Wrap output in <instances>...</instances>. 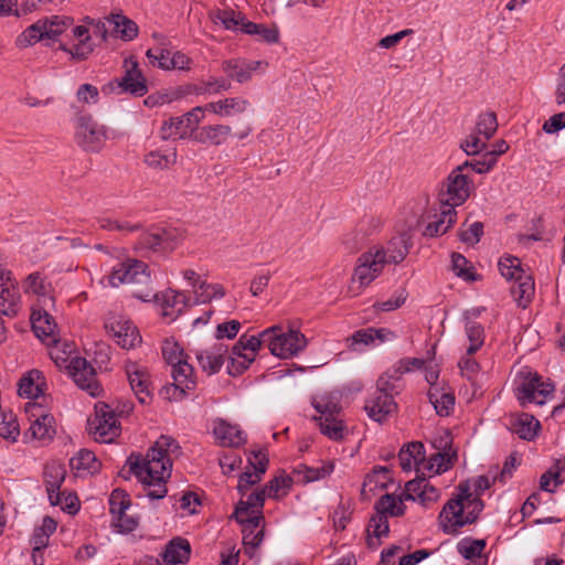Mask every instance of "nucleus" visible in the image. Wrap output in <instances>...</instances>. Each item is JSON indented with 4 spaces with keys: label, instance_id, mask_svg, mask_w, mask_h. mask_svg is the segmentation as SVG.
<instances>
[{
    "label": "nucleus",
    "instance_id": "f257e3e1",
    "mask_svg": "<svg viewBox=\"0 0 565 565\" xmlns=\"http://www.w3.org/2000/svg\"><path fill=\"white\" fill-rule=\"evenodd\" d=\"M180 446L171 436L162 435L145 457L131 454L127 463L130 471L143 484L146 495L158 500L167 495V480L171 476L172 457L179 456Z\"/></svg>",
    "mask_w": 565,
    "mask_h": 565
},
{
    "label": "nucleus",
    "instance_id": "f03ea898",
    "mask_svg": "<svg viewBox=\"0 0 565 565\" xmlns=\"http://www.w3.org/2000/svg\"><path fill=\"white\" fill-rule=\"evenodd\" d=\"M388 468L375 466L369 472L361 487V500L370 501L379 497L375 514L366 527V544L375 550L381 545V539L388 534Z\"/></svg>",
    "mask_w": 565,
    "mask_h": 565
},
{
    "label": "nucleus",
    "instance_id": "7ed1b4c3",
    "mask_svg": "<svg viewBox=\"0 0 565 565\" xmlns=\"http://www.w3.org/2000/svg\"><path fill=\"white\" fill-rule=\"evenodd\" d=\"M484 504L472 494L469 481L460 482L457 493L443 507L438 515L439 529L448 535H457L466 525L477 521Z\"/></svg>",
    "mask_w": 565,
    "mask_h": 565
},
{
    "label": "nucleus",
    "instance_id": "20e7f679",
    "mask_svg": "<svg viewBox=\"0 0 565 565\" xmlns=\"http://www.w3.org/2000/svg\"><path fill=\"white\" fill-rule=\"evenodd\" d=\"M341 394L338 392L323 393L312 398V406L319 414L315 417L321 434L332 440H341L344 436V425L341 419Z\"/></svg>",
    "mask_w": 565,
    "mask_h": 565
},
{
    "label": "nucleus",
    "instance_id": "39448f33",
    "mask_svg": "<svg viewBox=\"0 0 565 565\" xmlns=\"http://www.w3.org/2000/svg\"><path fill=\"white\" fill-rule=\"evenodd\" d=\"M439 495V490L429 480L417 477L407 481L404 489L398 487L391 493V516H401L405 513V501H418L427 507L436 502Z\"/></svg>",
    "mask_w": 565,
    "mask_h": 565
},
{
    "label": "nucleus",
    "instance_id": "423d86ee",
    "mask_svg": "<svg viewBox=\"0 0 565 565\" xmlns=\"http://www.w3.org/2000/svg\"><path fill=\"white\" fill-rule=\"evenodd\" d=\"M263 337L269 352L280 359L294 358L307 347L305 334L292 328L285 329L281 324L263 330Z\"/></svg>",
    "mask_w": 565,
    "mask_h": 565
},
{
    "label": "nucleus",
    "instance_id": "0eeeda50",
    "mask_svg": "<svg viewBox=\"0 0 565 565\" xmlns=\"http://www.w3.org/2000/svg\"><path fill=\"white\" fill-rule=\"evenodd\" d=\"M387 262L386 250L383 247H372L358 258V264L351 278L350 291L359 295L384 269Z\"/></svg>",
    "mask_w": 565,
    "mask_h": 565
},
{
    "label": "nucleus",
    "instance_id": "6e6552de",
    "mask_svg": "<svg viewBox=\"0 0 565 565\" xmlns=\"http://www.w3.org/2000/svg\"><path fill=\"white\" fill-rule=\"evenodd\" d=\"M75 142L87 152H99L107 140V129L92 115L79 113L74 118Z\"/></svg>",
    "mask_w": 565,
    "mask_h": 565
},
{
    "label": "nucleus",
    "instance_id": "1a4fd4ad",
    "mask_svg": "<svg viewBox=\"0 0 565 565\" xmlns=\"http://www.w3.org/2000/svg\"><path fill=\"white\" fill-rule=\"evenodd\" d=\"M554 384L543 381L537 373L526 372L521 374L519 384L515 387V395L521 405L535 403L543 405L547 398L553 396Z\"/></svg>",
    "mask_w": 565,
    "mask_h": 565
},
{
    "label": "nucleus",
    "instance_id": "9d476101",
    "mask_svg": "<svg viewBox=\"0 0 565 565\" xmlns=\"http://www.w3.org/2000/svg\"><path fill=\"white\" fill-rule=\"evenodd\" d=\"M204 116L202 106H196L182 116L171 117L162 122L160 137L163 140L193 138Z\"/></svg>",
    "mask_w": 565,
    "mask_h": 565
},
{
    "label": "nucleus",
    "instance_id": "9b49d317",
    "mask_svg": "<svg viewBox=\"0 0 565 565\" xmlns=\"http://www.w3.org/2000/svg\"><path fill=\"white\" fill-rule=\"evenodd\" d=\"M262 345H266L263 331L258 335H242L232 348L230 364L227 365L228 373L231 375L243 373L255 360Z\"/></svg>",
    "mask_w": 565,
    "mask_h": 565
},
{
    "label": "nucleus",
    "instance_id": "f8f14e48",
    "mask_svg": "<svg viewBox=\"0 0 565 565\" xmlns=\"http://www.w3.org/2000/svg\"><path fill=\"white\" fill-rule=\"evenodd\" d=\"M135 297L142 301L154 299L160 307V315L169 321H174L190 301V297L183 291L168 289L161 294H153L152 288L143 291H136Z\"/></svg>",
    "mask_w": 565,
    "mask_h": 565
},
{
    "label": "nucleus",
    "instance_id": "ddd939ff",
    "mask_svg": "<svg viewBox=\"0 0 565 565\" xmlns=\"http://www.w3.org/2000/svg\"><path fill=\"white\" fill-rule=\"evenodd\" d=\"M107 279L111 287H118L122 284H136L143 286L151 284L148 265L136 259H128L114 266L111 273L107 276Z\"/></svg>",
    "mask_w": 565,
    "mask_h": 565
},
{
    "label": "nucleus",
    "instance_id": "4468645a",
    "mask_svg": "<svg viewBox=\"0 0 565 565\" xmlns=\"http://www.w3.org/2000/svg\"><path fill=\"white\" fill-rule=\"evenodd\" d=\"M468 169V163H462L454 169L447 178L446 191L441 192L440 202L445 206H452L455 209L461 205L470 195L472 190V182L463 170Z\"/></svg>",
    "mask_w": 565,
    "mask_h": 565
},
{
    "label": "nucleus",
    "instance_id": "2eb2a0df",
    "mask_svg": "<svg viewBox=\"0 0 565 565\" xmlns=\"http://www.w3.org/2000/svg\"><path fill=\"white\" fill-rule=\"evenodd\" d=\"M89 427L98 443H111L120 433L114 411L105 403L95 405V417L89 422Z\"/></svg>",
    "mask_w": 565,
    "mask_h": 565
},
{
    "label": "nucleus",
    "instance_id": "dca6fc26",
    "mask_svg": "<svg viewBox=\"0 0 565 565\" xmlns=\"http://www.w3.org/2000/svg\"><path fill=\"white\" fill-rule=\"evenodd\" d=\"M182 241V233L174 227H153L140 235L142 248L153 252H171Z\"/></svg>",
    "mask_w": 565,
    "mask_h": 565
},
{
    "label": "nucleus",
    "instance_id": "f3484780",
    "mask_svg": "<svg viewBox=\"0 0 565 565\" xmlns=\"http://www.w3.org/2000/svg\"><path fill=\"white\" fill-rule=\"evenodd\" d=\"M105 329L114 341L125 350H130L141 343V337L134 323L122 316H110L105 322Z\"/></svg>",
    "mask_w": 565,
    "mask_h": 565
},
{
    "label": "nucleus",
    "instance_id": "a211bd4d",
    "mask_svg": "<svg viewBox=\"0 0 565 565\" xmlns=\"http://www.w3.org/2000/svg\"><path fill=\"white\" fill-rule=\"evenodd\" d=\"M22 307L18 282L10 270L0 266V316H17Z\"/></svg>",
    "mask_w": 565,
    "mask_h": 565
},
{
    "label": "nucleus",
    "instance_id": "6ab92c4d",
    "mask_svg": "<svg viewBox=\"0 0 565 565\" xmlns=\"http://www.w3.org/2000/svg\"><path fill=\"white\" fill-rule=\"evenodd\" d=\"M67 370L79 388L86 391L93 397L100 395L102 387L96 380L95 370L86 359L79 356L72 359Z\"/></svg>",
    "mask_w": 565,
    "mask_h": 565
},
{
    "label": "nucleus",
    "instance_id": "aec40b11",
    "mask_svg": "<svg viewBox=\"0 0 565 565\" xmlns=\"http://www.w3.org/2000/svg\"><path fill=\"white\" fill-rule=\"evenodd\" d=\"M388 377L383 373L377 382L375 392L369 397L364 409L367 416L377 423H383L388 416Z\"/></svg>",
    "mask_w": 565,
    "mask_h": 565
},
{
    "label": "nucleus",
    "instance_id": "412c9836",
    "mask_svg": "<svg viewBox=\"0 0 565 565\" xmlns=\"http://www.w3.org/2000/svg\"><path fill=\"white\" fill-rule=\"evenodd\" d=\"M73 44L60 43L58 50L70 54L72 61H85L94 51V43L86 25H76L72 29Z\"/></svg>",
    "mask_w": 565,
    "mask_h": 565
},
{
    "label": "nucleus",
    "instance_id": "4be33fe9",
    "mask_svg": "<svg viewBox=\"0 0 565 565\" xmlns=\"http://www.w3.org/2000/svg\"><path fill=\"white\" fill-rule=\"evenodd\" d=\"M125 74L121 78L116 79V85L122 93L141 97L148 93V85L145 76L139 70L138 62L132 57L126 58L124 62Z\"/></svg>",
    "mask_w": 565,
    "mask_h": 565
},
{
    "label": "nucleus",
    "instance_id": "5701e85b",
    "mask_svg": "<svg viewBox=\"0 0 565 565\" xmlns=\"http://www.w3.org/2000/svg\"><path fill=\"white\" fill-rule=\"evenodd\" d=\"M126 374L136 397L141 404H147L151 399V381L146 367L129 362L126 365Z\"/></svg>",
    "mask_w": 565,
    "mask_h": 565
},
{
    "label": "nucleus",
    "instance_id": "b1692460",
    "mask_svg": "<svg viewBox=\"0 0 565 565\" xmlns=\"http://www.w3.org/2000/svg\"><path fill=\"white\" fill-rule=\"evenodd\" d=\"M43 475L46 492L51 504L61 505L64 492L60 491V489L66 476L64 465L58 461H51L45 465Z\"/></svg>",
    "mask_w": 565,
    "mask_h": 565
},
{
    "label": "nucleus",
    "instance_id": "393cba45",
    "mask_svg": "<svg viewBox=\"0 0 565 565\" xmlns=\"http://www.w3.org/2000/svg\"><path fill=\"white\" fill-rule=\"evenodd\" d=\"M212 433L222 447H239L246 443L245 433L237 426L223 418L212 422Z\"/></svg>",
    "mask_w": 565,
    "mask_h": 565
},
{
    "label": "nucleus",
    "instance_id": "a878e982",
    "mask_svg": "<svg viewBox=\"0 0 565 565\" xmlns=\"http://www.w3.org/2000/svg\"><path fill=\"white\" fill-rule=\"evenodd\" d=\"M31 323L34 334L43 342L50 344L57 341L56 322L46 310L33 309L31 313Z\"/></svg>",
    "mask_w": 565,
    "mask_h": 565
},
{
    "label": "nucleus",
    "instance_id": "bb28decb",
    "mask_svg": "<svg viewBox=\"0 0 565 565\" xmlns=\"http://www.w3.org/2000/svg\"><path fill=\"white\" fill-rule=\"evenodd\" d=\"M264 63L260 61H248L245 58H231L222 63V71L230 79L237 83H246L252 79L253 73Z\"/></svg>",
    "mask_w": 565,
    "mask_h": 565
},
{
    "label": "nucleus",
    "instance_id": "cd10ccee",
    "mask_svg": "<svg viewBox=\"0 0 565 565\" xmlns=\"http://www.w3.org/2000/svg\"><path fill=\"white\" fill-rule=\"evenodd\" d=\"M249 106L246 98L236 96L207 103L202 108L204 113L210 111L220 117H232L245 113Z\"/></svg>",
    "mask_w": 565,
    "mask_h": 565
},
{
    "label": "nucleus",
    "instance_id": "c85d7f7f",
    "mask_svg": "<svg viewBox=\"0 0 565 565\" xmlns=\"http://www.w3.org/2000/svg\"><path fill=\"white\" fill-rule=\"evenodd\" d=\"M387 331L384 328H365L355 331L350 338V348L353 351L362 352L367 348H375L385 343Z\"/></svg>",
    "mask_w": 565,
    "mask_h": 565
},
{
    "label": "nucleus",
    "instance_id": "c756f323",
    "mask_svg": "<svg viewBox=\"0 0 565 565\" xmlns=\"http://www.w3.org/2000/svg\"><path fill=\"white\" fill-rule=\"evenodd\" d=\"M227 347L216 343L213 347L196 352V360L201 369L209 375L216 374L224 364Z\"/></svg>",
    "mask_w": 565,
    "mask_h": 565
},
{
    "label": "nucleus",
    "instance_id": "7c9ffc66",
    "mask_svg": "<svg viewBox=\"0 0 565 565\" xmlns=\"http://www.w3.org/2000/svg\"><path fill=\"white\" fill-rule=\"evenodd\" d=\"M232 136V127L224 124L206 125L198 128L193 139L203 145L221 146Z\"/></svg>",
    "mask_w": 565,
    "mask_h": 565
},
{
    "label": "nucleus",
    "instance_id": "2f4dec72",
    "mask_svg": "<svg viewBox=\"0 0 565 565\" xmlns=\"http://www.w3.org/2000/svg\"><path fill=\"white\" fill-rule=\"evenodd\" d=\"M35 416V414H33ZM55 419L50 414H39L28 429L26 435H30L33 439L41 441L42 444L50 443L55 434Z\"/></svg>",
    "mask_w": 565,
    "mask_h": 565
},
{
    "label": "nucleus",
    "instance_id": "473e14b6",
    "mask_svg": "<svg viewBox=\"0 0 565 565\" xmlns=\"http://www.w3.org/2000/svg\"><path fill=\"white\" fill-rule=\"evenodd\" d=\"M191 547L186 540H171L161 554L163 565H183L190 557Z\"/></svg>",
    "mask_w": 565,
    "mask_h": 565
},
{
    "label": "nucleus",
    "instance_id": "72a5a7b5",
    "mask_svg": "<svg viewBox=\"0 0 565 565\" xmlns=\"http://www.w3.org/2000/svg\"><path fill=\"white\" fill-rule=\"evenodd\" d=\"M398 460L404 471L412 469L419 471L425 461L424 445L418 441L409 443L399 450Z\"/></svg>",
    "mask_w": 565,
    "mask_h": 565
},
{
    "label": "nucleus",
    "instance_id": "f704fd0d",
    "mask_svg": "<svg viewBox=\"0 0 565 565\" xmlns=\"http://www.w3.org/2000/svg\"><path fill=\"white\" fill-rule=\"evenodd\" d=\"M509 425L512 433L516 434L521 439L524 440L534 439L540 428V422L527 413L512 416Z\"/></svg>",
    "mask_w": 565,
    "mask_h": 565
},
{
    "label": "nucleus",
    "instance_id": "c9c22d12",
    "mask_svg": "<svg viewBox=\"0 0 565 565\" xmlns=\"http://www.w3.org/2000/svg\"><path fill=\"white\" fill-rule=\"evenodd\" d=\"M171 366L174 390L179 391V395L182 397L195 386V382L193 380L194 370L186 360Z\"/></svg>",
    "mask_w": 565,
    "mask_h": 565
},
{
    "label": "nucleus",
    "instance_id": "e433bc0d",
    "mask_svg": "<svg viewBox=\"0 0 565 565\" xmlns=\"http://www.w3.org/2000/svg\"><path fill=\"white\" fill-rule=\"evenodd\" d=\"M43 33V41H57L70 26L73 25V18L67 15H51L39 19Z\"/></svg>",
    "mask_w": 565,
    "mask_h": 565
},
{
    "label": "nucleus",
    "instance_id": "4c0bfd02",
    "mask_svg": "<svg viewBox=\"0 0 565 565\" xmlns=\"http://www.w3.org/2000/svg\"><path fill=\"white\" fill-rule=\"evenodd\" d=\"M23 288L26 294L31 292L43 299L44 305L47 302L53 303L54 299L51 296V284L46 277L39 271L31 273L23 281Z\"/></svg>",
    "mask_w": 565,
    "mask_h": 565
},
{
    "label": "nucleus",
    "instance_id": "58836bf2",
    "mask_svg": "<svg viewBox=\"0 0 565 565\" xmlns=\"http://www.w3.org/2000/svg\"><path fill=\"white\" fill-rule=\"evenodd\" d=\"M177 158L175 148L156 149L145 154L143 162L151 169L166 170L175 164Z\"/></svg>",
    "mask_w": 565,
    "mask_h": 565
},
{
    "label": "nucleus",
    "instance_id": "ea45409f",
    "mask_svg": "<svg viewBox=\"0 0 565 565\" xmlns=\"http://www.w3.org/2000/svg\"><path fill=\"white\" fill-rule=\"evenodd\" d=\"M456 211L452 206H444L437 220L428 223L424 231L425 236L436 237L445 234L456 222Z\"/></svg>",
    "mask_w": 565,
    "mask_h": 565
},
{
    "label": "nucleus",
    "instance_id": "a19ab883",
    "mask_svg": "<svg viewBox=\"0 0 565 565\" xmlns=\"http://www.w3.org/2000/svg\"><path fill=\"white\" fill-rule=\"evenodd\" d=\"M514 280L511 287V294L518 301L519 307L526 308L534 295V281L526 273Z\"/></svg>",
    "mask_w": 565,
    "mask_h": 565
},
{
    "label": "nucleus",
    "instance_id": "79ce46f5",
    "mask_svg": "<svg viewBox=\"0 0 565 565\" xmlns=\"http://www.w3.org/2000/svg\"><path fill=\"white\" fill-rule=\"evenodd\" d=\"M412 247L411 227L403 228L397 236L391 238V263H399L407 256Z\"/></svg>",
    "mask_w": 565,
    "mask_h": 565
},
{
    "label": "nucleus",
    "instance_id": "37998d69",
    "mask_svg": "<svg viewBox=\"0 0 565 565\" xmlns=\"http://www.w3.org/2000/svg\"><path fill=\"white\" fill-rule=\"evenodd\" d=\"M70 465L72 469L77 472L89 475L97 472L100 468V463L95 454L88 449H81L73 458H71Z\"/></svg>",
    "mask_w": 565,
    "mask_h": 565
},
{
    "label": "nucleus",
    "instance_id": "c03bdc74",
    "mask_svg": "<svg viewBox=\"0 0 565 565\" xmlns=\"http://www.w3.org/2000/svg\"><path fill=\"white\" fill-rule=\"evenodd\" d=\"M465 333L469 341V345L466 348L467 353L475 354L484 344V328L476 320L467 318V321L465 322Z\"/></svg>",
    "mask_w": 565,
    "mask_h": 565
},
{
    "label": "nucleus",
    "instance_id": "a18cd8bd",
    "mask_svg": "<svg viewBox=\"0 0 565 565\" xmlns=\"http://www.w3.org/2000/svg\"><path fill=\"white\" fill-rule=\"evenodd\" d=\"M428 398L439 416H449L455 406V395L452 393L439 392L431 387L428 391Z\"/></svg>",
    "mask_w": 565,
    "mask_h": 565
},
{
    "label": "nucleus",
    "instance_id": "49530a36",
    "mask_svg": "<svg viewBox=\"0 0 565 565\" xmlns=\"http://www.w3.org/2000/svg\"><path fill=\"white\" fill-rule=\"evenodd\" d=\"M245 551L253 556L255 550L264 540V523H253L242 526Z\"/></svg>",
    "mask_w": 565,
    "mask_h": 565
},
{
    "label": "nucleus",
    "instance_id": "de8ad7c7",
    "mask_svg": "<svg viewBox=\"0 0 565 565\" xmlns=\"http://www.w3.org/2000/svg\"><path fill=\"white\" fill-rule=\"evenodd\" d=\"M334 465L326 462L320 467H308L300 465L295 469V473L302 478L303 482H313L330 476L333 472Z\"/></svg>",
    "mask_w": 565,
    "mask_h": 565
},
{
    "label": "nucleus",
    "instance_id": "09e8293b",
    "mask_svg": "<svg viewBox=\"0 0 565 565\" xmlns=\"http://www.w3.org/2000/svg\"><path fill=\"white\" fill-rule=\"evenodd\" d=\"M231 86L228 77L210 76L207 79L202 81L200 85L195 86L194 92L198 95H217L227 92Z\"/></svg>",
    "mask_w": 565,
    "mask_h": 565
},
{
    "label": "nucleus",
    "instance_id": "8fccbe9b",
    "mask_svg": "<svg viewBox=\"0 0 565 565\" xmlns=\"http://www.w3.org/2000/svg\"><path fill=\"white\" fill-rule=\"evenodd\" d=\"M34 376L36 380H40V372L32 371L28 376L22 377L18 384V393L21 397L25 398H38L43 394L40 383H35Z\"/></svg>",
    "mask_w": 565,
    "mask_h": 565
},
{
    "label": "nucleus",
    "instance_id": "3c124183",
    "mask_svg": "<svg viewBox=\"0 0 565 565\" xmlns=\"http://www.w3.org/2000/svg\"><path fill=\"white\" fill-rule=\"evenodd\" d=\"M243 14L234 10H216L211 14V19L215 24H221L224 29L236 31L239 29Z\"/></svg>",
    "mask_w": 565,
    "mask_h": 565
},
{
    "label": "nucleus",
    "instance_id": "603ef678",
    "mask_svg": "<svg viewBox=\"0 0 565 565\" xmlns=\"http://www.w3.org/2000/svg\"><path fill=\"white\" fill-rule=\"evenodd\" d=\"M41 41H43V33L41 21L38 20L17 36L15 46L19 49H26Z\"/></svg>",
    "mask_w": 565,
    "mask_h": 565
},
{
    "label": "nucleus",
    "instance_id": "864d4df0",
    "mask_svg": "<svg viewBox=\"0 0 565 565\" xmlns=\"http://www.w3.org/2000/svg\"><path fill=\"white\" fill-rule=\"evenodd\" d=\"M235 520L243 526L253 523H264L263 512L238 502L234 511Z\"/></svg>",
    "mask_w": 565,
    "mask_h": 565
},
{
    "label": "nucleus",
    "instance_id": "5fc2aeb1",
    "mask_svg": "<svg viewBox=\"0 0 565 565\" xmlns=\"http://www.w3.org/2000/svg\"><path fill=\"white\" fill-rule=\"evenodd\" d=\"M20 434L17 417L12 412H0V437L15 441Z\"/></svg>",
    "mask_w": 565,
    "mask_h": 565
},
{
    "label": "nucleus",
    "instance_id": "6e6d98bb",
    "mask_svg": "<svg viewBox=\"0 0 565 565\" xmlns=\"http://www.w3.org/2000/svg\"><path fill=\"white\" fill-rule=\"evenodd\" d=\"M498 129L497 116L493 111L480 114L477 119L476 130L484 140H489Z\"/></svg>",
    "mask_w": 565,
    "mask_h": 565
},
{
    "label": "nucleus",
    "instance_id": "4d7b16f0",
    "mask_svg": "<svg viewBox=\"0 0 565 565\" xmlns=\"http://www.w3.org/2000/svg\"><path fill=\"white\" fill-rule=\"evenodd\" d=\"M291 484L292 479L286 473H280L271 479L264 489L268 498H278L286 494L290 490Z\"/></svg>",
    "mask_w": 565,
    "mask_h": 565
},
{
    "label": "nucleus",
    "instance_id": "13d9d810",
    "mask_svg": "<svg viewBox=\"0 0 565 565\" xmlns=\"http://www.w3.org/2000/svg\"><path fill=\"white\" fill-rule=\"evenodd\" d=\"M499 270L501 275L508 279L513 280L515 278H520L525 271L521 267V262L518 257L514 256H505L499 260Z\"/></svg>",
    "mask_w": 565,
    "mask_h": 565
},
{
    "label": "nucleus",
    "instance_id": "bf43d9fd",
    "mask_svg": "<svg viewBox=\"0 0 565 565\" xmlns=\"http://www.w3.org/2000/svg\"><path fill=\"white\" fill-rule=\"evenodd\" d=\"M225 296V289L220 284H210L204 279L200 282V289H195L196 300L200 302H210L213 299H221Z\"/></svg>",
    "mask_w": 565,
    "mask_h": 565
},
{
    "label": "nucleus",
    "instance_id": "052dcab7",
    "mask_svg": "<svg viewBox=\"0 0 565 565\" xmlns=\"http://www.w3.org/2000/svg\"><path fill=\"white\" fill-rule=\"evenodd\" d=\"M97 224L102 230L106 231H118L121 233H129L139 230L138 224H131L128 221H119L108 216L97 217Z\"/></svg>",
    "mask_w": 565,
    "mask_h": 565
},
{
    "label": "nucleus",
    "instance_id": "680f3d73",
    "mask_svg": "<svg viewBox=\"0 0 565 565\" xmlns=\"http://www.w3.org/2000/svg\"><path fill=\"white\" fill-rule=\"evenodd\" d=\"M130 508V500L125 491L115 489L109 497V511L113 520Z\"/></svg>",
    "mask_w": 565,
    "mask_h": 565
},
{
    "label": "nucleus",
    "instance_id": "e2e57ef3",
    "mask_svg": "<svg viewBox=\"0 0 565 565\" xmlns=\"http://www.w3.org/2000/svg\"><path fill=\"white\" fill-rule=\"evenodd\" d=\"M173 52L167 49H149L146 53L149 63L164 71H170V63Z\"/></svg>",
    "mask_w": 565,
    "mask_h": 565
},
{
    "label": "nucleus",
    "instance_id": "0e129e2a",
    "mask_svg": "<svg viewBox=\"0 0 565 565\" xmlns=\"http://www.w3.org/2000/svg\"><path fill=\"white\" fill-rule=\"evenodd\" d=\"M114 19L116 32L120 35L122 40L130 41L137 36L138 26L134 21L119 14L115 15Z\"/></svg>",
    "mask_w": 565,
    "mask_h": 565
},
{
    "label": "nucleus",
    "instance_id": "69168bd1",
    "mask_svg": "<svg viewBox=\"0 0 565 565\" xmlns=\"http://www.w3.org/2000/svg\"><path fill=\"white\" fill-rule=\"evenodd\" d=\"M162 354L166 361L171 365L186 360V354L183 352L180 344L169 339L164 340L162 344Z\"/></svg>",
    "mask_w": 565,
    "mask_h": 565
},
{
    "label": "nucleus",
    "instance_id": "338daca9",
    "mask_svg": "<svg viewBox=\"0 0 565 565\" xmlns=\"http://www.w3.org/2000/svg\"><path fill=\"white\" fill-rule=\"evenodd\" d=\"M451 467V457L448 452H436L430 456L428 463L425 465L429 471L435 475L447 471Z\"/></svg>",
    "mask_w": 565,
    "mask_h": 565
},
{
    "label": "nucleus",
    "instance_id": "774afa93",
    "mask_svg": "<svg viewBox=\"0 0 565 565\" xmlns=\"http://www.w3.org/2000/svg\"><path fill=\"white\" fill-rule=\"evenodd\" d=\"M473 355L475 354H468L467 350H465V353L458 362L461 374L468 380H473L480 372V364Z\"/></svg>",
    "mask_w": 565,
    "mask_h": 565
}]
</instances>
